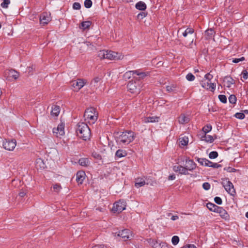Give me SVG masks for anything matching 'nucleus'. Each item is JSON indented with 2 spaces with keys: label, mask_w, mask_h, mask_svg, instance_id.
Wrapping results in <instances>:
<instances>
[{
  "label": "nucleus",
  "mask_w": 248,
  "mask_h": 248,
  "mask_svg": "<svg viewBox=\"0 0 248 248\" xmlns=\"http://www.w3.org/2000/svg\"><path fill=\"white\" fill-rule=\"evenodd\" d=\"M53 189L55 192L58 193L62 189V187L59 184H55L53 186Z\"/></svg>",
  "instance_id": "obj_46"
},
{
  "label": "nucleus",
  "mask_w": 248,
  "mask_h": 248,
  "mask_svg": "<svg viewBox=\"0 0 248 248\" xmlns=\"http://www.w3.org/2000/svg\"><path fill=\"white\" fill-rule=\"evenodd\" d=\"M35 69V66L32 65L31 66L28 67V72L29 75H32L33 71Z\"/></svg>",
  "instance_id": "obj_51"
},
{
  "label": "nucleus",
  "mask_w": 248,
  "mask_h": 248,
  "mask_svg": "<svg viewBox=\"0 0 248 248\" xmlns=\"http://www.w3.org/2000/svg\"><path fill=\"white\" fill-rule=\"evenodd\" d=\"M25 195H26V193L24 191H21V192H19V195L21 197H24Z\"/></svg>",
  "instance_id": "obj_63"
},
{
  "label": "nucleus",
  "mask_w": 248,
  "mask_h": 248,
  "mask_svg": "<svg viewBox=\"0 0 248 248\" xmlns=\"http://www.w3.org/2000/svg\"><path fill=\"white\" fill-rule=\"evenodd\" d=\"M16 145V140L13 139L12 140H5L3 142V148L8 151H13Z\"/></svg>",
  "instance_id": "obj_10"
},
{
  "label": "nucleus",
  "mask_w": 248,
  "mask_h": 248,
  "mask_svg": "<svg viewBox=\"0 0 248 248\" xmlns=\"http://www.w3.org/2000/svg\"><path fill=\"white\" fill-rule=\"evenodd\" d=\"M213 76L210 73H207L204 76V79L207 81L210 82L211 80L213 78Z\"/></svg>",
  "instance_id": "obj_45"
},
{
  "label": "nucleus",
  "mask_w": 248,
  "mask_h": 248,
  "mask_svg": "<svg viewBox=\"0 0 248 248\" xmlns=\"http://www.w3.org/2000/svg\"><path fill=\"white\" fill-rule=\"evenodd\" d=\"M220 167H221V165L218 164V163H213V164L212 165V168H218Z\"/></svg>",
  "instance_id": "obj_60"
},
{
  "label": "nucleus",
  "mask_w": 248,
  "mask_h": 248,
  "mask_svg": "<svg viewBox=\"0 0 248 248\" xmlns=\"http://www.w3.org/2000/svg\"><path fill=\"white\" fill-rule=\"evenodd\" d=\"M133 74L139 76L140 78H143L148 75L147 73L140 72L139 70L133 71Z\"/></svg>",
  "instance_id": "obj_29"
},
{
  "label": "nucleus",
  "mask_w": 248,
  "mask_h": 248,
  "mask_svg": "<svg viewBox=\"0 0 248 248\" xmlns=\"http://www.w3.org/2000/svg\"><path fill=\"white\" fill-rule=\"evenodd\" d=\"M4 76L7 80H11L12 78L16 80L19 78V74L16 71L12 69L5 71Z\"/></svg>",
  "instance_id": "obj_8"
},
{
  "label": "nucleus",
  "mask_w": 248,
  "mask_h": 248,
  "mask_svg": "<svg viewBox=\"0 0 248 248\" xmlns=\"http://www.w3.org/2000/svg\"><path fill=\"white\" fill-rule=\"evenodd\" d=\"M218 98L219 100L223 103H225L227 102V97L225 95H219Z\"/></svg>",
  "instance_id": "obj_44"
},
{
  "label": "nucleus",
  "mask_w": 248,
  "mask_h": 248,
  "mask_svg": "<svg viewBox=\"0 0 248 248\" xmlns=\"http://www.w3.org/2000/svg\"><path fill=\"white\" fill-rule=\"evenodd\" d=\"M158 117H149L147 118V122L153 123L155 122H158Z\"/></svg>",
  "instance_id": "obj_41"
},
{
  "label": "nucleus",
  "mask_w": 248,
  "mask_h": 248,
  "mask_svg": "<svg viewBox=\"0 0 248 248\" xmlns=\"http://www.w3.org/2000/svg\"><path fill=\"white\" fill-rule=\"evenodd\" d=\"M85 173L83 171H79L76 174V181L79 184H82L85 178Z\"/></svg>",
  "instance_id": "obj_19"
},
{
  "label": "nucleus",
  "mask_w": 248,
  "mask_h": 248,
  "mask_svg": "<svg viewBox=\"0 0 248 248\" xmlns=\"http://www.w3.org/2000/svg\"><path fill=\"white\" fill-rule=\"evenodd\" d=\"M134 132L132 131H125L120 132L116 137V140L118 144L120 145H125L129 144L135 139Z\"/></svg>",
  "instance_id": "obj_1"
},
{
  "label": "nucleus",
  "mask_w": 248,
  "mask_h": 248,
  "mask_svg": "<svg viewBox=\"0 0 248 248\" xmlns=\"http://www.w3.org/2000/svg\"><path fill=\"white\" fill-rule=\"evenodd\" d=\"M222 185L226 191L231 195L234 196L236 195L235 190L232 183L228 179H224L222 182Z\"/></svg>",
  "instance_id": "obj_6"
},
{
  "label": "nucleus",
  "mask_w": 248,
  "mask_h": 248,
  "mask_svg": "<svg viewBox=\"0 0 248 248\" xmlns=\"http://www.w3.org/2000/svg\"><path fill=\"white\" fill-rule=\"evenodd\" d=\"M213 163V162H212L209 161V160L206 159L205 163H204V166H205L212 167V165Z\"/></svg>",
  "instance_id": "obj_56"
},
{
  "label": "nucleus",
  "mask_w": 248,
  "mask_h": 248,
  "mask_svg": "<svg viewBox=\"0 0 248 248\" xmlns=\"http://www.w3.org/2000/svg\"><path fill=\"white\" fill-rule=\"evenodd\" d=\"M131 232L127 229L119 231L118 233V236L121 237L124 240H127L130 238Z\"/></svg>",
  "instance_id": "obj_15"
},
{
  "label": "nucleus",
  "mask_w": 248,
  "mask_h": 248,
  "mask_svg": "<svg viewBox=\"0 0 248 248\" xmlns=\"http://www.w3.org/2000/svg\"><path fill=\"white\" fill-rule=\"evenodd\" d=\"M196 160L202 166H204V163H205V158H197Z\"/></svg>",
  "instance_id": "obj_54"
},
{
  "label": "nucleus",
  "mask_w": 248,
  "mask_h": 248,
  "mask_svg": "<svg viewBox=\"0 0 248 248\" xmlns=\"http://www.w3.org/2000/svg\"><path fill=\"white\" fill-rule=\"evenodd\" d=\"M202 187L204 189L208 190L210 188V184L208 182L204 183L202 184Z\"/></svg>",
  "instance_id": "obj_49"
},
{
  "label": "nucleus",
  "mask_w": 248,
  "mask_h": 248,
  "mask_svg": "<svg viewBox=\"0 0 248 248\" xmlns=\"http://www.w3.org/2000/svg\"><path fill=\"white\" fill-rule=\"evenodd\" d=\"M73 8L75 10H79L81 8V5L78 2H74L73 4Z\"/></svg>",
  "instance_id": "obj_50"
},
{
  "label": "nucleus",
  "mask_w": 248,
  "mask_h": 248,
  "mask_svg": "<svg viewBox=\"0 0 248 248\" xmlns=\"http://www.w3.org/2000/svg\"><path fill=\"white\" fill-rule=\"evenodd\" d=\"M149 243L153 248H172L165 242H158L154 239H150Z\"/></svg>",
  "instance_id": "obj_9"
},
{
  "label": "nucleus",
  "mask_w": 248,
  "mask_h": 248,
  "mask_svg": "<svg viewBox=\"0 0 248 248\" xmlns=\"http://www.w3.org/2000/svg\"><path fill=\"white\" fill-rule=\"evenodd\" d=\"M200 84L203 88L206 90H210L212 92H214L216 88V84L207 81L205 79L201 81Z\"/></svg>",
  "instance_id": "obj_12"
},
{
  "label": "nucleus",
  "mask_w": 248,
  "mask_h": 248,
  "mask_svg": "<svg viewBox=\"0 0 248 248\" xmlns=\"http://www.w3.org/2000/svg\"><path fill=\"white\" fill-rule=\"evenodd\" d=\"M245 60V57H242L240 58H235L232 60V62L233 63H238L240 62H242Z\"/></svg>",
  "instance_id": "obj_53"
},
{
  "label": "nucleus",
  "mask_w": 248,
  "mask_h": 248,
  "mask_svg": "<svg viewBox=\"0 0 248 248\" xmlns=\"http://www.w3.org/2000/svg\"><path fill=\"white\" fill-rule=\"evenodd\" d=\"M188 139L187 137H185L179 139L180 144L182 146H186L188 144Z\"/></svg>",
  "instance_id": "obj_30"
},
{
  "label": "nucleus",
  "mask_w": 248,
  "mask_h": 248,
  "mask_svg": "<svg viewBox=\"0 0 248 248\" xmlns=\"http://www.w3.org/2000/svg\"><path fill=\"white\" fill-rule=\"evenodd\" d=\"M216 213H219L222 218L225 219H228L229 215L228 214L227 211L222 207L219 206Z\"/></svg>",
  "instance_id": "obj_20"
},
{
  "label": "nucleus",
  "mask_w": 248,
  "mask_h": 248,
  "mask_svg": "<svg viewBox=\"0 0 248 248\" xmlns=\"http://www.w3.org/2000/svg\"><path fill=\"white\" fill-rule=\"evenodd\" d=\"M241 75L244 79H247L248 78V72L246 70H243L242 72Z\"/></svg>",
  "instance_id": "obj_48"
},
{
  "label": "nucleus",
  "mask_w": 248,
  "mask_h": 248,
  "mask_svg": "<svg viewBox=\"0 0 248 248\" xmlns=\"http://www.w3.org/2000/svg\"><path fill=\"white\" fill-rule=\"evenodd\" d=\"M51 115L52 116L57 117L60 112V108L57 105H53L51 108Z\"/></svg>",
  "instance_id": "obj_22"
},
{
  "label": "nucleus",
  "mask_w": 248,
  "mask_h": 248,
  "mask_svg": "<svg viewBox=\"0 0 248 248\" xmlns=\"http://www.w3.org/2000/svg\"><path fill=\"white\" fill-rule=\"evenodd\" d=\"M147 13L145 12H141L137 15V18L139 20L142 19L144 17L146 16Z\"/></svg>",
  "instance_id": "obj_38"
},
{
  "label": "nucleus",
  "mask_w": 248,
  "mask_h": 248,
  "mask_svg": "<svg viewBox=\"0 0 248 248\" xmlns=\"http://www.w3.org/2000/svg\"><path fill=\"white\" fill-rule=\"evenodd\" d=\"M186 162L187 165L185 167L186 168L187 171L188 170L192 171L196 168L197 165L193 160L186 159Z\"/></svg>",
  "instance_id": "obj_17"
},
{
  "label": "nucleus",
  "mask_w": 248,
  "mask_h": 248,
  "mask_svg": "<svg viewBox=\"0 0 248 248\" xmlns=\"http://www.w3.org/2000/svg\"><path fill=\"white\" fill-rule=\"evenodd\" d=\"M229 102L231 104H234L236 102V97L235 95L232 94L229 97Z\"/></svg>",
  "instance_id": "obj_34"
},
{
  "label": "nucleus",
  "mask_w": 248,
  "mask_h": 248,
  "mask_svg": "<svg viewBox=\"0 0 248 248\" xmlns=\"http://www.w3.org/2000/svg\"><path fill=\"white\" fill-rule=\"evenodd\" d=\"M214 201L218 205H220L222 203L221 199L219 197H216L214 198Z\"/></svg>",
  "instance_id": "obj_52"
},
{
  "label": "nucleus",
  "mask_w": 248,
  "mask_h": 248,
  "mask_svg": "<svg viewBox=\"0 0 248 248\" xmlns=\"http://www.w3.org/2000/svg\"><path fill=\"white\" fill-rule=\"evenodd\" d=\"M201 139L202 141H205L209 143H212L214 140L213 136L210 135H206V134H205L204 135L202 136L201 137Z\"/></svg>",
  "instance_id": "obj_23"
},
{
  "label": "nucleus",
  "mask_w": 248,
  "mask_h": 248,
  "mask_svg": "<svg viewBox=\"0 0 248 248\" xmlns=\"http://www.w3.org/2000/svg\"><path fill=\"white\" fill-rule=\"evenodd\" d=\"M218 156V153L216 151H212L209 154V157L210 159H215Z\"/></svg>",
  "instance_id": "obj_36"
},
{
  "label": "nucleus",
  "mask_w": 248,
  "mask_h": 248,
  "mask_svg": "<svg viewBox=\"0 0 248 248\" xmlns=\"http://www.w3.org/2000/svg\"><path fill=\"white\" fill-rule=\"evenodd\" d=\"M179 242V238L178 236H173L171 238V242L173 245H176Z\"/></svg>",
  "instance_id": "obj_33"
},
{
  "label": "nucleus",
  "mask_w": 248,
  "mask_h": 248,
  "mask_svg": "<svg viewBox=\"0 0 248 248\" xmlns=\"http://www.w3.org/2000/svg\"><path fill=\"white\" fill-rule=\"evenodd\" d=\"M64 125L62 123L59 124L56 128L53 129V133L57 137H60L64 134Z\"/></svg>",
  "instance_id": "obj_13"
},
{
  "label": "nucleus",
  "mask_w": 248,
  "mask_h": 248,
  "mask_svg": "<svg viewBox=\"0 0 248 248\" xmlns=\"http://www.w3.org/2000/svg\"><path fill=\"white\" fill-rule=\"evenodd\" d=\"M10 3V0H3V2L0 4V6L3 8H7L8 7V5Z\"/></svg>",
  "instance_id": "obj_35"
},
{
  "label": "nucleus",
  "mask_w": 248,
  "mask_h": 248,
  "mask_svg": "<svg viewBox=\"0 0 248 248\" xmlns=\"http://www.w3.org/2000/svg\"><path fill=\"white\" fill-rule=\"evenodd\" d=\"M135 7L139 10L144 11L146 9V5L144 2L140 1L136 4Z\"/></svg>",
  "instance_id": "obj_25"
},
{
  "label": "nucleus",
  "mask_w": 248,
  "mask_h": 248,
  "mask_svg": "<svg viewBox=\"0 0 248 248\" xmlns=\"http://www.w3.org/2000/svg\"><path fill=\"white\" fill-rule=\"evenodd\" d=\"M195 76L191 73L186 76V79L189 81H193L195 79Z\"/></svg>",
  "instance_id": "obj_40"
},
{
  "label": "nucleus",
  "mask_w": 248,
  "mask_h": 248,
  "mask_svg": "<svg viewBox=\"0 0 248 248\" xmlns=\"http://www.w3.org/2000/svg\"><path fill=\"white\" fill-rule=\"evenodd\" d=\"M212 130V126L210 124H206L202 128V131L205 134H207Z\"/></svg>",
  "instance_id": "obj_32"
},
{
  "label": "nucleus",
  "mask_w": 248,
  "mask_h": 248,
  "mask_svg": "<svg viewBox=\"0 0 248 248\" xmlns=\"http://www.w3.org/2000/svg\"><path fill=\"white\" fill-rule=\"evenodd\" d=\"M179 217L178 216H172L171 217V219L172 220H175L178 219Z\"/></svg>",
  "instance_id": "obj_62"
},
{
  "label": "nucleus",
  "mask_w": 248,
  "mask_h": 248,
  "mask_svg": "<svg viewBox=\"0 0 248 248\" xmlns=\"http://www.w3.org/2000/svg\"><path fill=\"white\" fill-rule=\"evenodd\" d=\"M149 179L147 178H137L135 181V186L137 188H139L144 186L145 184L149 185Z\"/></svg>",
  "instance_id": "obj_14"
},
{
  "label": "nucleus",
  "mask_w": 248,
  "mask_h": 248,
  "mask_svg": "<svg viewBox=\"0 0 248 248\" xmlns=\"http://www.w3.org/2000/svg\"><path fill=\"white\" fill-rule=\"evenodd\" d=\"M134 74H133V71H129L128 72H126L124 75V77L125 78H129L131 77V76L132 75H133Z\"/></svg>",
  "instance_id": "obj_47"
},
{
  "label": "nucleus",
  "mask_w": 248,
  "mask_h": 248,
  "mask_svg": "<svg viewBox=\"0 0 248 248\" xmlns=\"http://www.w3.org/2000/svg\"><path fill=\"white\" fill-rule=\"evenodd\" d=\"M224 170L229 172H235L237 170L235 169L232 168L231 167L225 168Z\"/></svg>",
  "instance_id": "obj_55"
},
{
  "label": "nucleus",
  "mask_w": 248,
  "mask_h": 248,
  "mask_svg": "<svg viewBox=\"0 0 248 248\" xmlns=\"http://www.w3.org/2000/svg\"><path fill=\"white\" fill-rule=\"evenodd\" d=\"M40 22L43 25L47 24L50 21L49 17L46 16L44 14H43L40 16Z\"/></svg>",
  "instance_id": "obj_27"
},
{
  "label": "nucleus",
  "mask_w": 248,
  "mask_h": 248,
  "mask_svg": "<svg viewBox=\"0 0 248 248\" xmlns=\"http://www.w3.org/2000/svg\"><path fill=\"white\" fill-rule=\"evenodd\" d=\"M92 248H107V247L104 245H96L93 247Z\"/></svg>",
  "instance_id": "obj_59"
},
{
  "label": "nucleus",
  "mask_w": 248,
  "mask_h": 248,
  "mask_svg": "<svg viewBox=\"0 0 248 248\" xmlns=\"http://www.w3.org/2000/svg\"><path fill=\"white\" fill-rule=\"evenodd\" d=\"M141 86L139 81H130L127 85V90L132 93L138 94L140 92Z\"/></svg>",
  "instance_id": "obj_5"
},
{
  "label": "nucleus",
  "mask_w": 248,
  "mask_h": 248,
  "mask_svg": "<svg viewBox=\"0 0 248 248\" xmlns=\"http://www.w3.org/2000/svg\"><path fill=\"white\" fill-rule=\"evenodd\" d=\"M215 33V31L212 29H209L205 31V34L209 37H211Z\"/></svg>",
  "instance_id": "obj_37"
},
{
  "label": "nucleus",
  "mask_w": 248,
  "mask_h": 248,
  "mask_svg": "<svg viewBox=\"0 0 248 248\" xmlns=\"http://www.w3.org/2000/svg\"><path fill=\"white\" fill-rule=\"evenodd\" d=\"M190 119L188 116L182 114L178 118V122L181 124H185L189 122Z\"/></svg>",
  "instance_id": "obj_21"
},
{
  "label": "nucleus",
  "mask_w": 248,
  "mask_h": 248,
  "mask_svg": "<svg viewBox=\"0 0 248 248\" xmlns=\"http://www.w3.org/2000/svg\"><path fill=\"white\" fill-rule=\"evenodd\" d=\"M127 152L123 149H119L115 153V156L118 158H121L127 155Z\"/></svg>",
  "instance_id": "obj_24"
},
{
  "label": "nucleus",
  "mask_w": 248,
  "mask_h": 248,
  "mask_svg": "<svg viewBox=\"0 0 248 248\" xmlns=\"http://www.w3.org/2000/svg\"><path fill=\"white\" fill-rule=\"evenodd\" d=\"M186 32H187L188 34L192 35L194 33V30L192 28H187L186 30Z\"/></svg>",
  "instance_id": "obj_57"
},
{
  "label": "nucleus",
  "mask_w": 248,
  "mask_h": 248,
  "mask_svg": "<svg viewBox=\"0 0 248 248\" xmlns=\"http://www.w3.org/2000/svg\"><path fill=\"white\" fill-rule=\"evenodd\" d=\"M223 82L224 86L230 88L235 83V81L232 77L226 76L224 78Z\"/></svg>",
  "instance_id": "obj_16"
},
{
  "label": "nucleus",
  "mask_w": 248,
  "mask_h": 248,
  "mask_svg": "<svg viewBox=\"0 0 248 248\" xmlns=\"http://www.w3.org/2000/svg\"><path fill=\"white\" fill-rule=\"evenodd\" d=\"M98 56L100 59H107L110 60H116L123 58L121 54L112 51H106L104 50L100 51Z\"/></svg>",
  "instance_id": "obj_3"
},
{
  "label": "nucleus",
  "mask_w": 248,
  "mask_h": 248,
  "mask_svg": "<svg viewBox=\"0 0 248 248\" xmlns=\"http://www.w3.org/2000/svg\"><path fill=\"white\" fill-rule=\"evenodd\" d=\"M206 207L209 210L214 212H216L218 208L219 207V206H217L214 203H212L211 202L207 203L206 204Z\"/></svg>",
  "instance_id": "obj_28"
},
{
  "label": "nucleus",
  "mask_w": 248,
  "mask_h": 248,
  "mask_svg": "<svg viewBox=\"0 0 248 248\" xmlns=\"http://www.w3.org/2000/svg\"><path fill=\"white\" fill-rule=\"evenodd\" d=\"M175 179V174H171V175H170L169 177H168V180H173Z\"/></svg>",
  "instance_id": "obj_61"
},
{
  "label": "nucleus",
  "mask_w": 248,
  "mask_h": 248,
  "mask_svg": "<svg viewBox=\"0 0 248 248\" xmlns=\"http://www.w3.org/2000/svg\"><path fill=\"white\" fill-rule=\"evenodd\" d=\"M85 83V79L78 78L77 80L73 81L71 83V85L75 88V91H78L84 86Z\"/></svg>",
  "instance_id": "obj_11"
},
{
  "label": "nucleus",
  "mask_w": 248,
  "mask_h": 248,
  "mask_svg": "<svg viewBox=\"0 0 248 248\" xmlns=\"http://www.w3.org/2000/svg\"><path fill=\"white\" fill-rule=\"evenodd\" d=\"M78 136L84 140H89L91 137V130L88 125L84 123H79L76 129Z\"/></svg>",
  "instance_id": "obj_2"
},
{
  "label": "nucleus",
  "mask_w": 248,
  "mask_h": 248,
  "mask_svg": "<svg viewBox=\"0 0 248 248\" xmlns=\"http://www.w3.org/2000/svg\"><path fill=\"white\" fill-rule=\"evenodd\" d=\"M101 80V78L97 77L94 78L93 80L91 81V85H93L94 86H96V84H97L100 80Z\"/></svg>",
  "instance_id": "obj_42"
},
{
  "label": "nucleus",
  "mask_w": 248,
  "mask_h": 248,
  "mask_svg": "<svg viewBox=\"0 0 248 248\" xmlns=\"http://www.w3.org/2000/svg\"><path fill=\"white\" fill-rule=\"evenodd\" d=\"M91 25V22L89 21H83L81 23L80 28L83 30L88 28Z\"/></svg>",
  "instance_id": "obj_31"
},
{
  "label": "nucleus",
  "mask_w": 248,
  "mask_h": 248,
  "mask_svg": "<svg viewBox=\"0 0 248 248\" xmlns=\"http://www.w3.org/2000/svg\"><path fill=\"white\" fill-rule=\"evenodd\" d=\"M173 170L174 171L178 172L181 174L187 175L189 174L186 168L181 165L174 166L173 168Z\"/></svg>",
  "instance_id": "obj_18"
},
{
  "label": "nucleus",
  "mask_w": 248,
  "mask_h": 248,
  "mask_svg": "<svg viewBox=\"0 0 248 248\" xmlns=\"http://www.w3.org/2000/svg\"><path fill=\"white\" fill-rule=\"evenodd\" d=\"M126 202L124 200H120L114 203L112 211L114 213H121L125 209Z\"/></svg>",
  "instance_id": "obj_7"
},
{
  "label": "nucleus",
  "mask_w": 248,
  "mask_h": 248,
  "mask_svg": "<svg viewBox=\"0 0 248 248\" xmlns=\"http://www.w3.org/2000/svg\"><path fill=\"white\" fill-rule=\"evenodd\" d=\"M234 116L236 118L241 119V120L244 119L245 117V115L244 113H241V112L236 113L234 115Z\"/></svg>",
  "instance_id": "obj_39"
},
{
  "label": "nucleus",
  "mask_w": 248,
  "mask_h": 248,
  "mask_svg": "<svg viewBox=\"0 0 248 248\" xmlns=\"http://www.w3.org/2000/svg\"><path fill=\"white\" fill-rule=\"evenodd\" d=\"M80 165L84 167H87L89 165L90 162L87 158H82L78 160Z\"/></svg>",
  "instance_id": "obj_26"
},
{
  "label": "nucleus",
  "mask_w": 248,
  "mask_h": 248,
  "mask_svg": "<svg viewBox=\"0 0 248 248\" xmlns=\"http://www.w3.org/2000/svg\"><path fill=\"white\" fill-rule=\"evenodd\" d=\"M92 5L91 0H85L84 1V6L87 8H90Z\"/></svg>",
  "instance_id": "obj_43"
},
{
  "label": "nucleus",
  "mask_w": 248,
  "mask_h": 248,
  "mask_svg": "<svg viewBox=\"0 0 248 248\" xmlns=\"http://www.w3.org/2000/svg\"><path fill=\"white\" fill-rule=\"evenodd\" d=\"M174 87L172 86H168L166 87V90L168 92H171L174 91Z\"/></svg>",
  "instance_id": "obj_58"
},
{
  "label": "nucleus",
  "mask_w": 248,
  "mask_h": 248,
  "mask_svg": "<svg viewBox=\"0 0 248 248\" xmlns=\"http://www.w3.org/2000/svg\"><path fill=\"white\" fill-rule=\"evenodd\" d=\"M84 45H85L86 46H93L92 43H91L90 42H86L84 43Z\"/></svg>",
  "instance_id": "obj_64"
},
{
  "label": "nucleus",
  "mask_w": 248,
  "mask_h": 248,
  "mask_svg": "<svg viewBox=\"0 0 248 248\" xmlns=\"http://www.w3.org/2000/svg\"><path fill=\"white\" fill-rule=\"evenodd\" d=\"M97 117L98 113L94 108L91 107L86 109L84 114V118L85 120L87 121L89 123L94 124L97 120Z\"/></svg>",
  "instance_id": "obj_4"
}]
</instances>
